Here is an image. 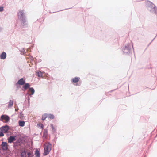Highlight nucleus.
I'll list each match as a JSON object with an SVG mask.
<instances>
[{
  "mask_svg": "<svg viewBox=\"0 0 157 157\" xmlns=\"http://www.w3.org/2000/svg\"><path fill=\"white\" fill-rule=\"evenodd\" d=\"M19 113H19V115L18 116V117L19 118L22 119L24 117V115L22 113V111L20 112Z\"/></svg>",
  "mask_w": 157,
  "mask_h": 157,
  "instance_id": "27",
  "label": "nucleus"
},
{
  "mask_svg": "<svg viewBox=\"0 0 157 157\" xmlns=\"http://www.w3.org/2000/svg\"><path fill=\"white\" fill-rule=\"evenodd\" d=\"M4 10V7L2 6H0V12H2Z\"/></svg>",
  "mask_w": 157,
  "mask_h": 157,
  "instance_id": "30",
  "label": "nucleus"
},
{
  "mask_svg": "<svg viewBox=\"0 0 157 157\" xmlns=\"http://www.w3.org/2000/svg\"><path fill=\"white\" fill-rule=\"evenodd\" d=\"M157 36V34L156 35V36L155 37V38H156V37Z\"/></svg>",
  "mask_w": 157,
  "mask_h": 157,
  "instance_id": "45",
  "label": "nucleus"
},
{
  "mask_svg": "<svg viewBox=\"0 0 157 157\" xmlns=\"http://www.w3.org/2000/svg\"><path fill=\"white\" fill-rule=\"evenodd\" d=\"M27 153V151L26 150H24L23 151H22L21 155V157H24L26 156Z\"/></svg>",
  "mask_w": 157,
  "mask_h": 157,
  "instance_id": "24",
  "label": "nucleus"
},
{
  "mask_svg": "<svg viewBox=\"0 0 157 157\" xmlns=\"http://www.w3.org/2000/svg\"><path fill=\"white\" fill-rule=\"evenodd\" d=\"M156 137H157V133L156 134V135H155V138H156Z\"/></svg>",
  "mask_w": 157,
  "mask_h": 157,
  "instance_id": "44",
  "label": "nucleus"
},
{
  "mask_svg": "<svg viewBox=\"0 0 157 157\" xmlns=\"http://www.w3.org/2000/svg\"><path fill=\"white\" fill-rule=\"evenodd\" d=\"M71 8H66V9H64V10H59V11H55V12H49V13H56L57 12H59V11H63V10H68V9H71Z\"/></svg>",
  "mask_w": 157,
  "mask_h": 157,
  "instance_id": "29",
  "label": "nucleus"
},
{
  "mask_svg": "<svg viewBox=\"0 0 157 157\" xmlns=\"http://www.w3.org/2000/svg\"><path fill=\"white\" fill-rule=\"evenodd\" d=\"M30 86V84L29 83H26L25 82L24 84L22 85L21 90L23 91H25L27 89H29Z\"/></svg>",
  "mask_w": 157,
  "mask_h": 157,
  "instance_id": "9",
  "label": "nucleus"
},
{
  "mask_svg": "<svg viewBox=\"0 0 157 157\" xmlns=\"http://www.w3.org/2000/svg\"><path fill=\"white\" fill-rule=\"evenodd\" d=\"M36 75L38 77H42L43 78V72L40 70H37L36 71Z\"/></svg>",
  "mask_w": 157,
  "mask_h": 157,
  "instance_id": "15",
  "label": "nucleus"
},
{
  "mask_svg": "<svg viewBox=\"0 0 157 157\" xmlns=\"http://www.w3.org/2000/svg\"><path fill=\"white\" fill-rule=\"evenodd\" d=\"M22 52H24V53H26V52H25V49H24V48H23Z\"/></svg>",
  "mask_w": 157,
  "mask_h": 157,
  "instance_id": "39",
  "label": "nucleus"
},
{
  "mask_svg": "<svg viewBox=\"0 0 157 157\" xmlns=\"http://www.w3.org/2000/svg\"><path fill=\"white\" fill-rule=\"evenodd\" d=\"M47 117H48L47 113H45L42 115L41 120L43 121H44Z\"/></svg>",
  "mask_w": 157,
  "mask_h": 157,
  "instance_id": "23",
  "label": "nucleus"
},
{
  "mask_svg": "<svg viewBox=\"0 0 157 157\" xmlns=\"http://www.w3.org/2000/svg\"><path fill=\"white\" fill-rule=\"evenodd\" d=\"M57 137L56 136V135H55V137L54 139L53 140H54L55 141H56L57 140Z\"/></svg>",
  "mask_w": 157,
  "mask_h": 157,
  "instance_id": "35",
  "label": "nucleus"
},
{
  "mask_svg": "<svg viewBox=\"0 0 157 157\" xmlns=\"http://www.w3.org/2000/svg\"><path fill=\"white\" fill-rule=\"evenodd\" d=\"M8 155V152L3 151V152H1V154L0 155V157H2V155L5 156Z\"/></svg>",
  "mask_w": 157,
  "mask_h": 157,
  "instance_id": "28",
  "label": "nucleus"
},
{
  "mask_svg": "<svg viewBox=\"0 0 157 157\" xmlns=\"http://www.w3.org/2000/svg\"><path fill=\"white\" fill-rule=\"evenodd\" d=\"M20 139V138H17V139L16 140V141L14 142L13 147L14 149H16L17 147L21 145L22 143Z\"/></svg>",
  "mask_w": 157,
  "mask_h": 157,
  "instance_id": "7",
  "label": "nucleus"
},
{
  "mask_svg": "<svg viewBox=\"0 0 157 157\" xmlns=\"http://www.w3.org/2000/svg\"><path fill=\"white\" fill-rule=\"evenodd\" d=\"M34 155L36 157H40V148H36L34 152Z\"/></svg>",
  "mask_w": 157,
  "mask_h": 157,
  "instance_id": "12",
  "label": "nucleus"
},
{
  "mask_svg": "<svg viewBox=\"0 0 157 157\" xmlns=\"http://www.w3.org/2000/svg\"><path fill=\"white\" fill-rule=\"evenodd\" d=\"M17 137L20 139V140H21V142L22 143V144L25 141V138L26 137V136L25 135L21 136L20 134L17 135Z\"/></svg>",
  "mask_w": 157,
  "mask_h": 157,
  "instance_id": "13",
  "label": "nucleus"
},
{
  "mask_svg": "<svg viewBox=\"0 0 157 157\" xmlns=\"http://www.w3.org/2000/svg\"><path fill=\"white\" fill-rule=\"evenodd\" d=\"M155 38L154 37V38L151 40V42H152Z\"/></svg>",
  "mask_w": 157,
  "mask_h": 157,
  "instance_id": "41",
  "label": "nucleus"
},
{
  "mask_svg": "<svg viewBox=\"0 0 157 157\" xmlns=\"http://www.w3.org/2000/svg\"><path fill=\"white\" fill-rule=\"evenodd\" d=\"M4 132L0 131V137H3L4 136Z\"/></svg>",
  "mask_w": 157,
  "mask_h": 157,
  "instance_id": "31",
  "label": "nucleus"
},
{
  "mask_svg": "<svg viewBox=\"0 0 157 157\" xmlns=\"http://www.w3.org/2000/svg\"><path fill=\"white\" fill-rule=\"evenodd\" d=\"M44 149V152L43 153L44 156H46L49 154V152L51 151V149L49 150H46L45 149Z\"/></svg>",
  "mask_w": 157,
  "mask_h": 157,
  "instance_id": "19",
  "label": "nucleus"
},
{
  "mask_svg": "<svg viewBox=\"0 0 157 157\" xmlns=\"http://www.w3.org/2000/svg\"><path fill=\"white\" fill-rule=\"evenodd\" d=\"M3 29V28L2 27L0 26V32H2Z\"/></svg>",
  "mask_w": 157,
  "mask_h": 157,
  "instance_id": "36",
  "label": "nucleus"
},
{
  "mask_svg": "<svg viewBox=\"0 0 157 157\" xmlns=\"http://www.w3.org/2000/svg\"><path fill=\"white\" fill-rule=\"evenodd\" d=\"M52 144L49 142H48V144L47 145H45V147L44 148L46 150H49L51 149H52Z\"/></svg>",
  "mask_w": 157,
  "mask_h": 157,
  "instance_id": "16",
  "label": "nucleus"
},
{
  "mask_svg": "<svg viewBox=\"0 0 157 157\" xmlns=\"http://www.w3.org/2000/svg\"><path fill=\"white\" fill-rule=\"evenodd\" d=\"M40 61H41V60H39V61H38V62H40Z\"/></svg>",
  "mask_w": 157,
  "mask_h": 157,
  "instance_id": "46",
  "label": "nucleus"
},
{
  "mask_svg": "<svg viewBox=\"0 0 157 157\" xmlns=\"http://www.w3.org/2000/svg\"><path fill=\"white\" fill-rule=\"evenodd\" d=\"M25 82V78H21L18 80L17 82L15 84L16 87V91H17L19 88H21V86L23 85Z\"/></svg>",
  "mask_w": 157,
  "mask_h": 157,
  "instance_id": "4",
  "label": "nucleus"
},
{
  "mask_svg": "<svg viewBox=\"0 0 157 157\" xmlns=\"http://www.w3.org/2000/svg\"><path fill=\"white\" fill-rule=\"evenodd\" d=\"M47 117L50 119L52 120L54 118L55 116L52 114L47 113Z\"/></svg>",
  "mask_w": 157,
  "mask_h": 157,
  "instance_id": "18",
  "label": "nucleus"
},
{
  "mask_svg": "<svg viewBox=\"0 0 157 157\" xmlns=\"http://www.w3.org/2000/svg\"><path fill=\"white\" fill-rule=\"evenodd\" d=\"M17 134L10 136L8 139V142L10 143H11L13 141H15L17 139Z\"/></svg>",
  "mask_w": 157,
  "mask_h": 157,
  "instance_id": "10",
  "label": "nucleus"
},
{
  "mask_svg": "<svg viewBox=\"0 0 157 157\" xmlns=\"http://www.w3.org/2000/svg\"><path fill=\"white\" fill-rule=\"evenodd\" d=\"M37 126L39 127L40 129H43L44 127V124L41 123L37 124Z\"/></svg>",
  "mask_w": 157,
  "mask_h": 157,
  "instance_id": "26",
  "label": "nucleus"
},
{
  "mask_svg": "<svg viewBox=\"0 0 157 157\" xmlns=\"http://www.w3.org/2000/svg\"><path fill=\"white\" fill-rule=\"evenodd\" d=\"M13 101L10 100V101L8 103V107H11L13 105Z\"/></svg>",
  "mask_w": 157,
  "mask_h": 157,
  "instance_id": "25",
  "label": "nucleus"
},
{
  "mask_svg": "<svg viewBox=\"0 0 157 157\" xmlns=\"http://www.w3.org/2000/svg\"><path fill=\"white\" fill-rule=\"evenodd\" d=\"M10 126L6 124L5 125L2 126L0 127V131L3 132L4 133L8 132V131L10 129Z\"/></svg>",
  "mask_w": 157,
  "mask_h": 157,
  "instance_id": "8",
  "label": "nucleus"
},
{
  "mask_svg": "<svg viewBox=\"0 0 157 157\" xmlns=\"http://www.w3.org/2000/svg\"><path fill=\"white\" fill-rule=\"evenodd\" d=\"M122 50L126 55L130 56L132 55L131 46L129 43L125 44L122 48Z\"/></svg>",
  "mask_w": 157,
  "mask_h": 157,
  "instance_id": "3",
  "label": "nucleus"
},
{
  "mask_svg": "<svg viewBox=\"0 0 157 157\" xmlns=\"http://www.w3.org/2000/svg\"><path fill=\"white\" fill-rule=\"evenodd\" d=\"M116 90V89H114V90H110V91L109 92H108V93H109V92H113V91H114V90Z\"/></svg>",
  "mask_w": 157,
  "mask_h": 157,
  "instance_id": "38",
  "label": "nucleus"
},
{
  "mask_svg": "<svg viewBox=\"0 0 157 157\" xmlns=\"http://www.w3.org/2000/svg\"><path fill=\"white\" fill-rule=\"evenodd\" d=\"M50 127L52 130V134H53L56 131V129L54 127L53 124H50Z\"/></svg>",
  "mask_w": 157,
  "mask_h": 157,
  "instance_id": "20",
  "label": "nucleus"
},
{
  "mask_svg": "<svg viewBox=\"0 0 157 157\" xmlns=\"http://www.w3.org/2000/svg\"><path fill=\"white\" fill-rule=\"evenodd\" d=\"M8 145L7 142L2 141L1 144V150L3 151L7 150L8 149Z\"/></svg>",
  "mask_w": 157,
  "mask_h": 157,
  "instance_id": "11",
  "label": "nucleus"
},
{
  "mask_svg": "<svg viewBox=\"0 0 157 157\" xmlns=\"http://www.w3.org/2000/svg\"><path fill=\"white\" fill-rule=\"evenodd\" d=\"M18 123L19 125L21 127H23L25 126V122L23 120H19Z\"/></svg>",
  "mask_w": 157,
  "mask_h": 157,
  "instance_id": "17",
  "label": "nucleus"
},
{
  "mask_svg": "<svg viewBox=\"0 0 157 157\" xmlns=\"http://www.w3.org/2000/svg\"><path fill=\"white\" fill-rule=\"evenodd\" d=\"M27 155H28L27 157H29L30 155H31L32 154V151L31 152H28L27 151Z\"/></svg>",
  "mask_w": 157,
  "mask_h": 157,
  "instance_id": "32",
  "label": "nucleus"
},
{
  "mask_svg": "<svg viewBox=\"0 0 157 157\" xmlns=\"http://www.w3.org/2000/svg\"><path fill=\"white\" fill-rule=\"evenodd\" d=\"M48 130L47 129H44L43 132V137L45 138H47L48 135Z\"/></svg>",
  "mask_w": 157,
  "mask_h": 157,
  "instance_id": "21",
  "label": "nucleus"
},
{
  "mask_svg": "<svg viewBox=\"0 0 157 157\" xmlns=\"http://www.w3.org/2000/svg\"><path fill=\"white\" fill-rule=\"evenodd\" d=\"M0 150V155H1V150Z\"/></svg>",
  "mask_w": 157,
  "mask_h": 157,
  "instance_id": "43",
  "label": "nucleus"
},
{
  "mask_svg": "<svg viewBox=\"0 0 157 157\" xmlns=\"http://www.w3.org/2000/svg\"><path fill=\"white\" fill-rule=\"evenodd\" d=\"M33 156H34V154H33V152L32 151V155H30L28 157H33Z\"/></svg>",
  "mask_w": 157,
  "mask_h": 157,
  "instance_id": "37",
  "label": "nucleus"
},
{
  "mask_svg": "<svg viewBox=\"0 0 157 157\" xmlns=\"http://www.w3.org/2000/svg\"><path fill=\"white\" fill-rule=\"evenodd\" d=\"M19 20L21 21V24L23 28L27 27L28 26V22L26 20V17L23 10H19L17 14Z\"/></svg>",
  "mask_w": 157,
  "mask_h": 157,
  "instance_id": "1",
  "label": "nucleus"
},
{
  "mask_svg": "<svg viewBox=\"0 0 157 157\" xmlns=\"http://www.w3.org/2000/svg\"><path fill=\"white\" fill-rule=\"evenodd\" d=\"M29 91L31 93V95H33L34 94L35 92V90L34 88L33 87H30V88H29Z\"/></svg>",
  "mask_w": 157,
  "mask_h": 157,
  "instance_id": "22",
  "label": "nucleus"
},
{
  "mask_svg": "<svg viewBox=\"0 0 157 157\" xmlns=\"http://www.w3.org/2000/svg\"><path fill=\"white\" fill-rule=\"evenodd\" d=\"M29 95V96L30 97H32V95H31V93L30 94H29L28 93H26V95Z\"/></svg>",
  "mask_w": 157,
  "mask_h": 157,
  "instance_id": "34",
  "label": "nucleus"
},
{
  "mask_svg": "<svg viewBox=\"0 0 157 157\" xmlns=\"http://www.w3.org/2000/svg\"><path fill=\"white\" fill-rule=\"evenodd\" d=\"M17 109H15V111H17V110H18V109H19V108H18V107H17Z\"/></svg>",
  "mask_w": 157,
  "mask_h": 157,
  "instance_id": "40",
  "label": "nucleus"
},
{
  "mask_svg": "<svg viewBox=\"0 0 157 157\" xmlns=\"http://www.w3.org/2000/svg\"><path fill=\"white\" fill-rule=\"evenodd\" d=\"M6 53L4 52H3L0 55V58L4 60L6 59Z\"/></svg>",
  "mask_w": 157,
  "mask_h": 157,
  "instance_id": "14",
  "label": "nucleus"
},
{
  "mask_svg": "<svg viewBox=\"0 0 157 157\" xmlns=\"http://www.w3.org/2000/svg\"><path fill=\"white\" fill-rule=\"evenodd\" d=\"M151 42H150L149 43V44H148V46H149V45H150L151 44Z\"/></svg>",
  "mask_w": 157,
  "mask_h": 157,
  "instance_id": "42",
  "label": "nucleus"
},
{
  "mask_svg": "<svg viewBox=\"0 0 157 157\" xmlns=\"http://www.w3.org/2000/svg\"><path fill=\"white\" fill-rule=\"evenodd\" d=\"M80 79V78L78 77H75L73 78L71 80V82L72 83H76V86H80L81 84V82H78Z\"/></svg>",
  "mask_w": 157,
  "mask_h": 157,
  "instance_id": "6",
  "label": "nucleus"
},
{
  "mask_svg": "<svg viewBox=\"0 0 157 157\" xmlns=\"http://www.w3.org/2000/svg\"><path fill=\"white\" fill-rule=\"evenodd\" d=\"M10 119V117L8 115L5 114L2 115L0 117V121L4 123H8Z\"/></svg>",
  "mask_w": 157,
  "mask_h": 157,
  "instance_id": "5",
  "label": "nucleus"
},
{
  "mask_svg": "<svg viewBox=\"0 0 157 157\" xmlns=\"http://www.w3.org/2000/svg\"><path fill=\"white\" fill-rule=\"evenodd\" d=\"M144 157H145V156Z\"/></svg>",
  "mask_w": 157,
  "mask_h": 157,
  "instance_id": "48",
  "label": "nucleus"
},
{
  "mask_svg": "<svg viewBox=\"0 0 157 157\" xmlns=\"http://www.w3.org/2000/svg\"><path fill=\"white\" fill-rule=\"evenodd\" d=\"M0 150H1V147H0Z\"/></svg>",
  "mask_w": 157,
  "mask_h": 157,
  "instance_id": "47",
  "label": "nucleus"
},
{
  "mask_svg": "<svg viewBox=\"0 0 157 157\" xmlns=\"http://www.w3.org/2000/svg\"><path fill=\"white\" fill-rule=\"evenodd\" d=\"M146 7L151 13L157 14V7L151 1H147L146 2Z\"/></svg>",
  "mask_w": 157,
  "mask_h": 157,
  "instance_id": "2",
  "label": "nucleus"
},
{
  "mask_svg": "<svg viewBox=\"0 0 157 157\" xmlns=\"http://www.w3.org/2000/svg\"><path fill=\"white\" fill-rule=\"evenodd\" d=\"M27 100H28V103L29 104V105H30V98L29 97H28Z\"/></svg>",
  "mask_w": 157,
  "mask_h": 157,
  "instance_id": "33",
  "label": "nucleus"
}]
</instances>
